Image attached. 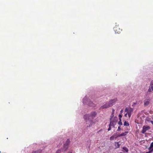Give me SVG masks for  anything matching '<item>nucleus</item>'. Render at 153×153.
Instances as JSON below:
<instances>
[{"label":"nucleus","mask_w":153,"mask_h":153,"mask_svg":"<svg viewBox=\"0 0 153 153\" xmlns=\"http://www.w3.org/2000/svg\"><path fill=\"white\" fill-rule=\"evenodd\" d=\"M96 116V112L94 111L92 112L90 115L85 114L84 115V118L86 120L87 124L90 123L87 127H90L95 122V117Z\"/></svg>","instance_id":"f257e3e1"},{"label":"nucleus","mask_w":153,"mask_h":153,"mask_svg":"<svg viewBox=\"0 0 153 153\" xmlns=\"http://www.w3.org/2000/svg\"><path fill=\"white\" fill-rule=\"evenodd\" d=\"M113 114H112V116L110 119V123L109 125L112 127H114V126L116 124L117 121V118L116 117H114L113 118Z\"/></svg>","instance_id":"f03ea898"},{"label":"nucleus","mask_w":153,"mask_h":153,"mask_svg":"<svg viewBox=\"0 0 153 153\" xmlns=\"http://www.w3.org/2000/svg\"><path fill=\"white\" fill-rule=\"evenodd\" d=\"M86 100L87 98L86 97H85L83 98V102L84 104H87L88 105L91 106H93L94 105V104L91 101L89 100H88V101L86 102Z\"/></svg>","instance_id":"7ed1b4c3"},{"label":"nucleus","mask_w":153,"mask_h":153,"mask_svg":"<svg viewBox=\"0 0 153 153\" xmlns=\"http://www.w3.org/2000/svg\"><path fill=\"white\" fill-rule=\"evenodd\" d=\"M133 111V109L131 107L126 108L125 110V111L127 113L128 115L129 118L131 117Z\"/></svg>","instance_id":"20e7f679"},{"label":"nucleus","mask_w":153,"mask_h":153,"mask_svg":"<svg viewBox=\"0 0 153 153\" xmlns=\"http://www.w3.org/2000/svg\"><path fill=\"white\" fill-rule=\"evenodd\" d=\"M150 129V127L149 126H143V129L141 131V132L143 134H144L146 131Z\"/></svg>","instance_id":"39448f33"},{"label":"nucleus","mask_w":153,"mask_h":153,"mask_svg":"<svg viewBox=\"0 0 153 153\" xmlns=\"http://www.w3.org/2000/svg\"><path fill=\"white\" fill-rule=\"evenodd\" d=\"M120 137V134L117 133L114 134L113 135L110 137V140H114V139H116L118 137Z\"/></svg>","instance_id":"423d86ee"},{"label":"nucleus","mask_w":153,"mask_h":153,"mask_svg":"<svg viewBox=\"0 0 153 153\" xmlns=\"http://www.w3.org/2000/svg\"><path fill=\"white\" fill-rule=\"evenodd\" d=\"M68 147L67 145H66L64 144L63 146L61 148V149L60 150L61 151V152H65L66 151L68 148Z\"/></svg>","instance_id":"0eeeda50"},{"label":"nucleus","mask_w":153,"mask_h":153,"mask_svg":"<svg viewBox=\"0 0 153 153\" xmlns=\"http://www.w3.org/2000/svg\"><path fill=\"white\" fill-rule=\"evenodd\" d=\"M110 107V105H109L108 102L106 103L105 105L102 106L100 108V109H103L104 108H107Z\"/></svg>","instance_id":"6e6552de"},{"label":"nucleus","mask_w":153,"mask_h":153,"mask_svg":"<svg viewBox=\"0 0 153 153\" xmlns=\"http://www.w3.org/2000/svg\"><path fill=\"white\" fill-rule=\"evenodd\" d=\"M150 100L149 99H146L144 100V105L145 106L148 105L150 102Z\"/></svg>","instance_id":"1a4fd4ad"},{"label":"nucleus","mask_w":153,"mask_h":153,"mask_svg":"<svg viewBox=\"0 0 153 153\" xmlns=\"http://www.w3.org/2000/svg\"><path fill=\"white\" fill-rule=\"evenodd\" d=\"M117 101V99H113L111 100L109 102H108V103L109 104V105H110V107L112 106L113 105L114 103L115 102Z\"/></svg>","instance_id":"9d476101"},{"label":"nucleus","mask_w":153,"mask_h":153,"mask_svg":"<svg viewBox=\"0 0 153 153\" xmlns=\"http://www.w3.org/2000/svg\"><path fill=\"white\" fill-rule=\"evenodd\" d=\"M153 91V87L150 85L149 86L148 90V92L150 93L152 92Z\"/></svg>","instance_id":"9b49d317"},{"label":"nucleus","mask_w":153,"mask_h":153,"mask_svg":"<svg viewBox=\"0 0 153 153\" xmlns=\"http://www.w3.org/2000/svg\"><path fill=\"white\" fill-rule=\"evenodd\" d=\"M114 144L115 149L118 148L119 147L120 145L119 143L118 142H115Z\"/></svg>","instance_id":"f8f14e48"},{"label":"nucleus","mask_w":153,"mask_h":153,"mask_svg":"<svg viewBox=\"0 0 153 153\" xmlns=\"http://www.w3.org/2000/svg\"><path fill=\"white\" fill-rule=\"evenodd\" d=\"M70 143V140L69 139H68L66 141L65 143L64 144L67 145L68 146L69 145Z\"/></svg>","instance_id":"ddd939ff"},{"label":"nucleus","mask_w":153,"mask_h":153,"mask_svg":"<svg viewBox=\"0 0 153 153\" xmlns=\"http://www.w3.org/2000/svg\"><path fill=\"white\" fill-rule=\"evenodd\" d=\"M128 133V131H126L124 133H123L121 134H120V137L121 136H124L126 135Z\"/></svg>","instance_id":"4468645a"},{"label":"nucleus","mask_w":153,"mask_h":153,"mask_svg":"<svg viewBox=\"0 0 153 153\" xmlns=\"http://www.w3.org/2000/svg\"><path fill=\"white\" fill-rule=\"evenodd\" d=\"M149 152H153V147L150 146L149 148Z\"/></svg>","instance_id":"2eb2a0df"},{"label":"nucleus","mask_w":153,"mask_h":153,"mask_svg":"<svg viewBox=\"0 0 153 153\" xmlns=\"http://www.w3.org/2000/svg\"><path fill=\"white\" fill-rule=\"evenodd\" d=\"M123 149L124 151V152H128V149L126 147H123Z\"/></svg>","instance_id":"dca6fc26"},{"label":"nucleus","mask_w":153,"mask_h":153,"mask_svg":"<svg viewBox=\"0 0 153 153\" xmlns=\"http://www.w3.org/2000/svg\"><path fill=\"white\" fill-rule=\"evenodd\" d=\"M124 125L125 126H129V124L128 123L125 121L124 123Z\"/></svg>","instance_id":"f3484780"},{"label":"nucleus","mask_w":153,"mask_h":153,"mask_svg":"<svg viewBox=\"0 0 153 153\" xmlns=\"http://www.w3.org/2000/svg\"><path fill=\"white\" fill-rule=\"evenodd\" d=\"M111 127L112 126H110V125H109V127L108 128V131H109L111 130Z\"/></svg>","instance_id":"a211bd4d"},{"label":"nucleus","mask_w":153,"mask_h":153,"mask_svg":"<svg viewBox=\"0 0 153 153\" xmlns=\"http://www.w3.org/2000/svg\"><path fill=\"white\" fill-rule=\"evenodd\" d=\"M150 85L153 87V80L151 81Z\"/></svg>","instance_id":"6ab92c4d"},{"label":"nucleus","mask_w":153,"mask_h":153,"mask_svg":"<svg viewBox=\"0 0 153 153\" xmlns=\"http://www.w3.org/2000/svg\"><path fill=\"white\" fill-rule=\"evenodd\" d=\"M118 124L119 125H122V121H119L118 123Z\"/></svg>","instance_id":"aec40b11"},{"label":"nucleus","mask_w":153,"mask_h":153,"mask_svg":"<svg viewBox=\"0 0 153 153\" xmlns=\"http://www.w3.org/2000/svg\"><path fill=\"white\" fill-rule=\"evenodd\" d=\"M150 118H147L146 119V120L147 121H150Z\"/></svg>","instance_id":"412c9836"},{"label":"nucleus","mask_w":153,"mask_h":153,"mask_svg":"<svg viewBox=\"0 0 153 153\" xmlns=\"http://www.w3.org/2000/svg\"><path fill=\"white\" fill-rule=\"evenodd\" d=\"M61 151L60 150H57L56 153H60Z\"/></svg>","instance_id":"4be33fe9"},{"label":"nucleus","mask_w":153,"mask_h":153,"mask_svg":"<svg viewBox=\"0 0 153 153\" xmlns=\"http://www.w3.org/2000/svg\"><path fill=\"white\" fill-rule=\"evenodd\" d=\"M120 126H119L118 127V129H117V131H120Z\"/></svg>","instance_id":"5701e85b"},{"label":"nucleus","mask_w":153,"mask_h":153,"mask_svg":"<svg viewBox=\"0 0 153 153\" xmlns=\"http://www.w3.org/2000/svg\"><path fill=\"white\" fill-rule=\"evenodd\" d=\"M119 118H121L122 117V115L121 114H120L119 115Z\"/></svg>","instance_id":"b1692460"},{"label":"nucleus","mask_w":153,"mask_h":153,"mask_svg":"<svg viewBox=\"0 0 153 153\" xmlns=\"http://www.w3.org/2000/svg\"><path fill=\"white\" fill-rule=\"evenodd\" d=\"M150 146L153 147V142L151 143Z\"/></svg>","instance_id":"393cba45"},{"label":"nucleus","mask_w":153,"mask_h":153,"mask_svg":"<svg viewBox=\"0 0 153 153\" xmlns=\"http://www.w3.org/2000/svg\"><path fill=\"white\" fill-rule=\"evenodd\" d=\"M123 112V109L121 110L120 111V112L121 113H122Z\"/></svg>","instance_id":"a878e982"},{"label":"nucleus","mask_w":153,"mask_h":153,"mask_svg":"<svg viewBox=\"0 0 153 153\" xmlns=\"http://www.w3.org/2000/svg\"><path fill=\"white\" fill-rule=\"evenodd\" d=\"M127 114H127V113L125 114V117H127Z\"/></svg>","instance_id":"bb28decb"},{"label":"nucleus","mask_w":153,"mask_h":153,"mask_svg":"<svg viewBox=\"0 0 153 153\" xmlns=\"http://www.w3.org/2000/svg\"><path fill=\"white\" fill-rule=\"evenodd\" d=\"M150 122L152 123V125H153V121H151Z\"/></svg>","instance_id":"cd10ccee"},{"label":"nucleus","mask_w":153,"mask_h":153,"mask_svg":"<svg viewBox=\"0 0 153 153\" xmlns=\"http://www.w3.org/2000/svg\"><path fill=\"white\" fill-rule=\"evenodd\" d=\"M119 120H120V121H122L121 118H119Z\"/></svg>","instance_id":"c85d7f7f"},{"label":"nucleus","mask_w":153,"mask_h":153,"mask_svg":"<svg viewBox=\"0 0 153 153\" xmlns=\"http://www.w3.org/2000/svg\"><path fill=\"white\" fill-rule=\"evenodd\" d=\"M32 153H36V152H32Z\"/></svg>","instance_id":"c756f323"},{"label":"nucleus","mask_w":153,"mask_h":153,"mask_svg":"<svg viewBox=\"0 0 153 153\" xmlns=\"http://www.w3.org/2000/svg\"><path fill=\"white\" fill-rule=\"evenodd\" d=\"M151 152H149V151L148 152H146V153H150Z\"/></svg>","instance_id":"7c9ffc66"},{"label":"nucleus","mask_w":153,"mask_h":153,"mask_svg":"<svg viewBox=\"0 0 153 153\" xmlns=\"http://www.w3.org/2000/svg\"><path fill=\"white\" fill-rule=\"evenodd\" d=\"M114 109H113V112H114Z\"/></svg>","instance_id":"2f4dec72"},{"label":"nucleus","mask_w":153,"mask_h":153,"mask_svg":"<svg viewBox=\"0 0 153 153\" xmlns=\"http://www.w3.org/2000/svg\"><path fill=\"white\" fill-rule=\"evenodd\" d=\"M68 153H73L72 152H69Z\"/></svg>","instance_id":"473e14b6"},{"label":"nucleus","mask_w":153,"mask_h":153,"mask_svg":"<svg viewBox=\"0 0 153 153\" xmlns=\"http://www.w3.org/2000/svg\"><path fill=\"white\" fill-rule=\"evenodd\" d=\"M120 153H122V152H120Z\"/></svg>","instance_id":"72a5a7b5"}]
</instances>
